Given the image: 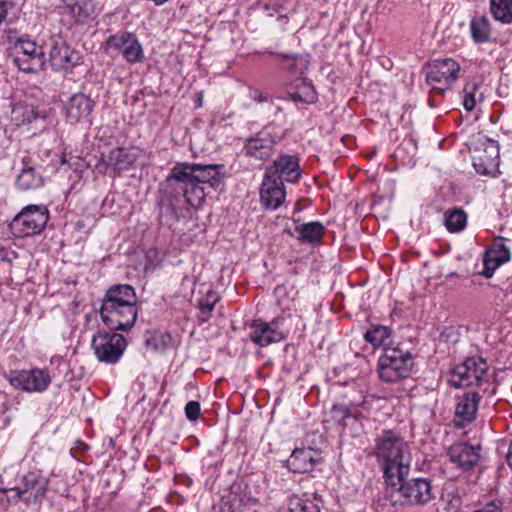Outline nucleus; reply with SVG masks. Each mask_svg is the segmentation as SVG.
Segmentation results:
<instances>
[{"label":"nucleus","instance_id":"f257e3e1","mask_svg":"<svg viewBox=\"0 0 512 512\" xmlns=\"http://www.w3.org/2000/svg\"><path fill=\"white\" fill-rule=\"evenodd\" d=\"M223 165L178 162L165 180L172 197L183 196L192 207H200L209 189L216 190L222 183Z\"/></svg>","mask_w":512,"mask_h":512},{"label":"nucleus","instance_id":"f03ea898","mask_svg":"<svg viewBox=\"0 0 512 512\" xmlns=\"http://www.w3.org/2000/svg\"><path fill=\"white\" fill-rule=\"evenodd\" d=\"M374 455L383 470L386 483L408 476L411 454L408 443L393 430H385L375 439Z\"/></svg>","mask_w":512,"mask_h":512},{"label":"nucleus","instance_id":"7ed1b4c3","mask_svg":"<svg viewBox=\"0 0 512 512\" xmlns=\"http://www.w3.org/2000/svg\"><path fill=\"white\" fill-rule=\"evenodd\" d=\"M137 296L127 284L110 287L102 300L100 317L110 330L131 329L137 318Z\"/></svg>","mask_w":512,"mask_h":512},{"label":"nucleus","instance_id":"20e7f679","mask_svg":"<svg viewBox=\"0 0 512 512\" xmlns=\"http://www.w3.org/2000/svg\"><path fill=\"white\" fill-rule=\"evenodd\" d=\"M386 498L393 506L396 505H425L433 498L431 483L426 478H413L387 483Z\"/></svg>","mask_w":512,"mask_h":512},{"label":"nucleus","instance_id":"39448f33","mask_svg":"<svg viewBox=\"0 0 512 512\" xmlns=\"http://www.w3.org/2000/svg\"><path fill=\"white\" fill-rule=\"evenodd\" d=\"M488 369L489 366L484 358L469 357L451 370L449 383L455 388L476 386V391L486 393L491 386Z\"/></svg>","mask_w":512,"mask_h":512},{"label":"nucleus","instance_id":"423d86ee","mask_svg":"<svg viewBox=\"0 0 512 512\" xmlns=\"http://www.w3.org/2000/svg\"><path fill=\"white\" fill-rule=\"evenodd\" d=\"M413 365V356L408 350L387 347L378 359V376L383 382L395 383L409 377Z\"/></svg>","mask_w":512,"mask_h":512},{"label":"nucleus","instance_id":"0eeeda50","mask_svg":"<svg viewBox=\"0 0 512 512\" xmlns=\"http://www.w3.org/2000/svg\"><path fill=\"white\" fill-rule=\"evenodd\" d=\"M91 346L100 362L115 364L123 355L127 347V340L118 333L98 331L92 338Z\"/></svg>","mask_w":512,"mask_h":512},{"label":"nucleus","instance_id":"6e6552de","mask_svg":"<svg viewBox=\"0 0 512 512\" xmlns=\"http://www.w3.org/2000/svg\"><path fill=\"white\" fill-rule=\"evenodd\" d=\"M14 63L23 72L35 73L43 69L46 58L42 46L25 37L14 43Z\"/></svg>","mask_w":512,"mask_h":512},{"label":"nucleus","instance_id":"1a4fd4ad","mask_svg":"<svg viewBox=\"0 0 512 512\" xmlns=\"http://www.w3.org/2000/svg\"><path fill=\"white\" fill-rule=\"evenodd\" d=\"M49 220V211L42 205H29L15 216L11 226L20 237H28L39 234L45 228Z\"/></svg>","mask_w":512,"mask_h":512},{"label":"nucleus","instance_id":"9d476101","mask_svg":"<svg viewBox=\"0 0 512 512\" xmlns=\"http://www.w3.org/2000/svg\"><path fill=\"white\" fill-rule=\"evenodd\" d=\"M460 65L452 58L436 59L425 69L426 81L432 91L443 93L457 80Z\"/></svg>","mask_w":512,"mask_h":512},{"label":"nucleus","instance_id":"9b49d317","mask_svg":"<svg viewBox=\"0 0 512 512\" xmlns=\"http://www.w3.org/2000/svg\"><path fill=\"white\" fill-rule=\"evenodd\" d=\"M5 379L18 390L32 393L44 392L51 383L46 370L35 368L30 370H12L5 374Z\"/></svg>","mask_w":512,"mask_h":512},{"label":"nucleus","instance_id":"f8f14e48","mask_svg":"<svg viewBox=\"0 0 512 512\" xmlns=\"http://www.w3.org/2000/svg\"><path fill=\"white\" fill-rule=\"evenodd\" d=\"M276 135L271 127H265L245 141L246 156L258 161H266L275 153Z\"/></svg>","mask_w":512,"mask_h":512},{"label":"nucleus","instance_id":"ddd939ff","mask_svg":"<svg viewBox=\"0 0 512 512\" xmlns=\"http://www.w3.org/2000/svg\"><path fill=\"white\" fill-rule=\"evenodd\" d=\"M283 322V317H275L270 322L254 320L250 326V339L262 347L282 341L285 338Z\"/></svg>","mask_w":512,"mask_h":512},{"label":"nucleus","instance_id":"4468645a","mask_svg":"<svg viewBox=\"0 0 512 512\" xmlns=\"http://www.w3.org/2000/svg\"><path fill=\"white\" fill-rule=\"evenodd\" d=\"M50 45L49 61L54 70H70L80 63L79 53L61 37L51 38Z\"/></svg>","mask_w":512,"mask_h":512},{"label":"nucleus","instance_id":"2eb2a0df","mask_svg":"<svg viewBox=\"0 0 512 512\" xmlns=\"http://www.w3.org/2000/svg\"><path fill=\"white\" fill-rule=\"evenodd\" d=\"M107 47L114 49L130 63L143 59V50L137 37L130 32H121L110 36L106 41Z\"/></svg>","mask_w":512,"mask_h":512},{"label":"nucleus","instance_id":"dca6fc26","mask_svg":"<svg viewBox=\"0 0 512 512\" xmlns=\"http://www.w3.org/2000/svg\"><path fill=\"white\" fill-rule=\"evenodd\" d=\"M266 176L279 179L282 183H294L301 177L299 159L295 155H280L273 164L266 169Z\"/></svg>","mask_w":512,"mask_h":512},{"label":"nucleus","instance_id":"f3484780","mask_svg":"<svg viewBox=\"0 0 512 512\" xmlns=\"http://www.w3.org/2000/svg\"><path fill=\"white\" fill-rule=\"evenodd\" d=\"M480 445H471L467 442H456L448 449L449 460L463 471L471 470L479 461Z\"/></svg>","mask_w":512,"mask_h":512},{"label":"nucleus","instance_id":"a211bd4d","mask_svg":"<svg viewBox=\"0 0 512 512\" xmlns=\"http://www.w3.org/2000/svg\"><path fill=\"white\" fill-rule=\"evenodd\" d=\"M484 394L480 391H470L459 398L453 419L456 426L463 427L475 420L479 402Z\"/></svg>","mask_w":512,"mask_h":512},{"label":"nucleus","instance_id":"6ab92c4d","mask_svg":"<svg viewBox=\"0 0 512 512\" xmlns=\"http://www.w3.org/2000/svg\"><path fill=\"white\" fill-rule=\"evenodd\" d=\"M47 485L45 479L39 478L35 473H28L13 490L25 503H37L45 496Z\"/></svg>","mask_w":512,"mask_h":512},{"label":"nucleus","instance_id":"aec40b11","mask_svg":"<svg viewBox=\"0 0 512 512\" xmlns=\"http://www.w3.org/2000/svg\"><path fill=\"white\" fill-rule=\"evenodd\" d=\"M285 196L284 183L265 175L260 189L261 204L266 209L275 210L284 202Z\"/></svg>","mask_w":512,"mask_h":512},{"label":"nucleus","instance_id":"412c9836","mask_svg":"<svg viewBox=\"0 0 512 512\" xmlns=\"http://www.w3.org/2000/svg\"><path fill=\"white\" fill-rule=\"evenodd\" d=\"M320 459L319 453L312 448H296L288 458L287 466L294 473H307Z\"/></svg>","mask_w":512,"mask_h":512},{"label":"nucleus","instance_id":"4be33fe9","mask_svg":"<svg viewBox=\"0 0 512 512\" xmlns=\"http://www.w3.org/2000/svg\"><path fill=\"white\" fill-rule=\"evenodd\" d=\"M69 122L77 123L89 117L93 110L92 100L83 93L73 94L65 106Z\"/></svg>","mask_w":512,"mask_h":512},{"label":"nucleus","instance_id":"5701e85b","mask_svg":"<svg viewBox=\"0 0 512 512\" xmlns=\"http://www.w3.org/2000/svg\"><path fill=\"white\" fill-rule=\"evenodd\" d=\"M370 407L369 402L365 399L364 395H360L357 399L350 401L349 405L338 404L334 405L331 410L332 418L339 424L344 425L345 419L348 417L357 418L361 415L358 408L368 410Z\"/></svg>","mask_w":512,"mask_h":512},{"label":"nucleus","instance_id":"b1692460","mask_svg":"<svg viewBox=\"0 0 512 512\" xmlns=\"http://www.w3.org/2000/svg\"><path fill=\"white\" fill-rule=\"evenodd\" d=\"M93 0H63V13L69 15L74 23H82L94 13Z\"/></svg>","mask_w":512,"mask_h":512},{"label":"nucleus","instance_id":"393cba45","mask_svg":"<svg viewBox=\"0 0 512 512\" xmlns=\"http://www.w3.org/2000/svg\"><path fill=\"white\" fill-rule=\"evenodd\" d=\"M105 163L117 172L130 169L137 161V155L125 148H115L105 158Z\"/></svg>","mask_w":512,"mask_h":512},{"label":"nucleus","instance_id":"a878e982","mask_svg":"<svg viewBox=\"0 0 512 512\" xmlns=\"http://www.w3.org/2000/svg\"><path fill=\"white\" fill-rule=\"evenodd\" d=\"M471 38L476 44L487 43L491 39V24L486 15H474L469 23Z\"/></svg>","mask_w":512,"mask_h":512},{"label":"nucleus","instance_id":"bb28decb","mask_svg":"<svg viewBox=\"0 0 512 512\" xmlns=\"http://www.w3.org/2000/svg\"><path fill=\"white\" fill-rule=\"evenodd\" d=\"M324 231L325 228L323 224L318 221L302 224L295 228L297 239L310 244L320 243L324 235Z\"/></svg>","mask_w":512,"mask_h":512},{"label":"nucleus","instance_id":"cd10ccee","mask_svg":"<svg viewBox=\"0 0 512 512\" xmlns=\"http://www.w3.org/2000/svg\"><path fill=\"white\" fill-rule=\"evenodd\" d=\"M364 338L373 347H383L384 350L393 344L392 330L387 326H373L364 334Z\"/></svg>","mask_w":512,"mask_h":512},{"label":"nucleus","instance_id":"c85d7f7f","mask_svg":"<svg viewBox=\"0 0 512 512\" xmlns=\"http://www.w3.org/2000/svg\"><path fill=\"white\" fill-rule=\"evenodd\" d=\"M295 102L314 103L317 100L314 86L307 79H298L295 84V90L290 94Z\"/></svg>","mask_w":512,"mask_h":512},{"label":"nucleus","instance_id":"c756f323","mask_svg":"<svg viewBox=\"0 0 512 512\" xmlns=\"http://www.w3.org/2000/svg\"><path fill=\"white\" fill-rule=\"evenodd\" d=\"M42 184V176L32 167L23 168L16 179V186L21 190L36 189Z\"/></svg>","mask_w":512,"mask_h":512},{"label":"nucleus","instance_id":"7c9ffc66","mask_svg":"<svg viewBox=\"0 0 512 512\" xmlns=\"http://www.w3.org/2000/svg\"><path fill=\"white\" fill-rule=\"evenodd\" d=\"M490 12L501 23L512 22V0H490Z\"/></svg>","mask_w":512,"mask_h":512},{"label":"nucleus","instance_id":"2f4dec72","mask_svg":"<svg viewBox=\"0 0 512 512\" xmlns=\"http://www.w3.org/2000/svg\"><path fill=\"white\" fill-rule=\"evenodd\" d=\"M482 85L479 76L470 78L463 88V106L467 111H472L476 105V93Z\"/></svg>","mask_w":512,"mask_h":512},{"label":"nucleus","instance_id":"473e14b6","mask_svg":"<svg viewBox=\"0 0 512 512\" xmlns=\"http://www.w3.org/2000/svg\"><path fill=\"white\" fill-rule=\"evenodd\" d=\"M289 509L291 512H320L318 500L307 495L293 496L289 501Z\"/></svg>","mask_w":512,"mask_h":512},{"label":"nucleus","instance_id":"72a5a7b5","mask_svg":"<svg viewBox=\"0 0 512 512\" xmlns=\"http://www.w3.org/2000/svg\"><path fill=\"white\" fill-rule=\"evenodd\" d=\"M467 223V215L462 209L448 211L445 216V225L450 232L462 231Z\"/></svg>","mask_w":512,"mask_h":512},{"label":"nucleus","instance_id":"f704fd0d","mask_svg":"<svg viewBox=\"0 0 512 512\" xmlns=\"http://www.w3.org/2000/svg\"><path fill=\"white\" fill-rule=\"evenodd\" d=\"M444 503L445 512H457L462 504V499L456 489L450 490L449 487L445 489V492L441 498Z\"/></svg>","mask_w":512,"mask_h":512},{"label":"nucleus","instance_id":"c9c22d12","mask_svg":"<svg viewBox=\"0 0 512 512\" xmlns=\"http://www.w3.org/2000/svg\"><path fill=\"white\" fill-rule=\"evenodd\" d=\"M218 300H219L218 295L213 291H209L206 294L205 298H203L199 301L198 306L201 311V320L202 321H207L209 319L210 313L213 311Z\"/></svg>","mask_w":512,"mask_h":512},{"label":"nucleus","instance_id":"e433bc0d","mask_svg":"<svg viewBox=\"0 0 512 512\" xmlns=\"http://www.w3.org/2000/svg\"><path fill=\"white\" fill-rule=\"evenodd\" d=\"M486 252H488L490 256L497 258L503 264L510 260V251L503 243L502 239L495 241Z\"/></svg>","mask_w":512,"mask_h":512},{"label":"nucleus","instance_id":"4c0bfd02","mask_svg":"<svg viewBox=\"0 0 512 512\" xmlns=\"http://www.w3.org/2000/svg\"><path fill=\"white\" fill-rule=\"evenodd\" d=\"M170 341L171 337L169 334L156 333L147 338L145 343L148 348H151L154 351H161L169 345Z\"/></svg>","mask_w":512,"mask_h":512},{"label":"nucleus","instance_id":"58836bf2","mask_svg":"<svg viewBox=\"0 0 512 512\" xmlns=\"http://www.w3.org/2000/svg\"><path fill=\"white\" fill-rule=\"evenodd\" d=\"M16 120L22 116V123H30L33 119L36 118V114L31 106H16L12 111Z\"/></svg>","mask_w":512,"mask_h":512},{"label":"nucleus","instance_id":"ea45409f","mask_svg":"<svg viewBox=\"0 0 512 512\" xmlns=\"http://www.w3.org/2000/svg\"><path fill=\"white\" fill-rule=\"evenodd\" d=\"M483 264H484V270H483L482 274L486 278H490V277H492L494 271L503 263L501 261H499L497 258L490 256L489 253L486 252L484 255V259H483Z\"/></svg>","mask_w":512,"mask_h":512},{"label":"nucleus","instance_id":"a19ab883","mask_svg":"<svg viewBox=\"0 0 512 512\" xmlns=\"http://www.w3.org/2000/svg\"><path fill=\"white\" fill-rule=\"evenodd\" d=\"M185 415L190 421H196L200 415L199 402L189 401L185 406Z\"/></svg>","mask_w":512,"mask_h":512},{"label":"nucleus","instance_id":"79ce46f5","mask_svg":"<svg viewBox=\"0 0 512 512\" xmlns=\"http://www.w3.org/2000/svg\"><path fill=\"white\" fill-rule=\"evenodd\" d=\"M279 56L282 58V61L287 63L285 68L288 71H290L292 73L297 72V62L299 60L298 56H290V55H286V54H279Z\"/></svg>","mask_w":512,"mask_h":512},{"label":"nucleus","instance_id":"37998d69","mask_svg":"<svg viewBox=\"0 0 512 512\" xmlns=\"http://www.w3.org/2000/svg\"><path fill=\"white\" fill-rule=\"evenodd\" d=\"M502 447H506V462L509 468L512 470V438H507L502 442Z\"/></svg>","mask_w":512,"mask_h":512},{"label":"nucleus","instance_id":"c03bdc74","mask_svg":"<svg viewBox=\"0 0 512 512\" xmlns=\"http://www.w3.org/2000/svg\"><path fill=\"white\" fill-rule=\"evenodd\" d=\"M7 15V3L0 1V23L6 18Z\"/></svg>","mask_w":512,"mask_h":512},{"label":"nucleus","instance_id":"a18cd8bd","mask_svg":"<svg viewBox=\"0 0 512 512\" xmlns=\"http://www.w3.org/2000/svg\"><path fill=\"white\" fill-rule=\"evenodd\" d=\"M474 167L478 173H480V174L486 173L485 169H482V164L474 163Z\"/></svg>","mask_w":512,"mask_h":512},{"label":"nucleus","instance_id":"49530a36","mask_svg":"<svg viewBox=\"0 0 512 512\" xmlns=\"http://www.w3.org/2000/svg\"><path fill=\"white\" fill-rule=\"evenodd\" d=\"M255 99H256L258 102H260V103H261V102H264V101H266V100H267V98H266V97H264V96H262L261 94L259 95V97H257V98L255 97Z\"/></svg>","mask_w":512,"mask_h":512},{"label":"nucleus","instance_id":"de8ad7c7","mask_svg":"<svg viewBox=\"0 0 512 512\" xmlns=\"http://www.w3.org/2000/svg\"><path fill=\"white\" fill-rule=\"evenodd\" d=\"M495 392V386H493L491 393L493 394Z\"/></svg>","mask_w":512,"mask_h":512}]
</instances>
